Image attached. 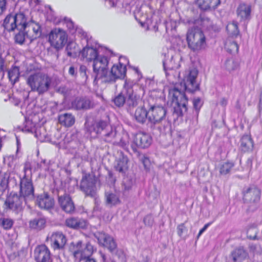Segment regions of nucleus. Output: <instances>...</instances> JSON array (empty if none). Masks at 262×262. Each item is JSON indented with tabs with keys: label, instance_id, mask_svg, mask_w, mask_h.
<instances>
[{
	"label": "nucleus",
	"instance_id": "obj_1",
	"mask_svg": "<svg viewBox=\"0 0 262 262\" xmlns=\"http://www.w3.org/2000/svg\"><path fill=\"white\" fill-rule=\"evenodd\" d=\"M198 75V71L195 69L186 71L183 81L180 83L182 89L179 90L175 87L170 91V94H172V102L176 104L174 106V113L178 116H182L187 111L188 99L183 91L192 93L199 88V84L196 81Z\"/></svg>",
	"mask_w": 262,
	"mask_h": 262
},
{
	"label": "nucleus",
	"instance_id": "obj_2",
	"mask_svg": "<svg viewBox=\"0 0 262 262\" xmlns=\"http://www.w3.org/2000/svg\"><path fill=\"white\" fill-rule=\"evenodd\" d=\"M166 110L161 105H151L148 109L147 125L153 129L157 128L160 133L170 129V122L166 119Z\"/></svg>",
	"mask_w": 262,
	"mask_h": 262
},
{
	"label": "nucleus",
	"instance_id": "obj_3",
	"mask_svg": "<svg viewBox=\"0 0 262 262\" xmlns=\"http://www.w3.org/2000/svg\"><path fill=\"white\" fill-rule=\"evenodd\" d=\"M90 133H95L102 140L109 143H115L117 131L115 127L105 120H96L89 127Z\"/></svg>",
	"mask_w": 262,
	"mask_h": 262
},
{
	"label": "nucleus",
	"instance_id": "obj_4",
	"mask_svg": "<svg viewBox=\"0 0 262 262\" xmlns=\"http://www.w3.org/2000/svg\"><path fill=\"white\" fill-rule=\"evenodd\" d=\"M24 174L20 177L19 195L26 200V204L34 198V187L32 179V169L31 165L26 163L24 167Z\"/></svg>",
	"mask_w": 262,
	"mask_h": 262
},
{
	"label": "nucleus",
	"instance_id": "obj_5",
	"mask_svg": "<svg viewBox=\"0 0 262 262\" xmlns=\"http://www.w3.org/2000/svg\"><path fill=\"white\" fill-rule=\"evenodd\" d=\"M52 82V78L47 74L38 72L29 76L27 83L33 92L43 94L49 91Z\"/></svg>",
	"mask_w": 262,
	"mask_h": 262
},
{
	"label": "nucleus",
	"instance_id": "obj_6",
	"mask_svg": "<svg viewBox=\"0 0 262 262\" xmlns=\"http://www.w3.org/2000/svg\"><path fill=\"white\" fill-rule=\"evenodd\" d=\"M187 41L189 48L193 52H198L205 49L206 46L205 36L198 27H193L188 30Z\"/></svg>",
	"mask_w": 262,
	"mask_h": 262
},
{
	"label": "nucleus",
	"instance_id": "obj_7",
	"mask_svg": "<svg viewBox=\"0 0 262 262\" xmlns=\"http://www.w3.org/2000/svg\"><path fill=\"white\" fill-rule=\"evenodd\" d=\"M133 86V82L127 80L123 85V92L126 95V108L130 114H133L134 109L141 102L140 96L134 92Z\"/></svg>",
	"mask_w": 262,
	"mask_h": 262
},
{
	"label": "nucleus",
	"instance_id": "obj_8",
	"mask_svg": "<svg viewBox=\"0 0 262 262\" xmlns=\"http://www.w3.org/2000/svg\"><path fill=\"white\" fill-rule=\"evenodd\" d=\"M92 62L94 82L98 80H101L103 82L106 74H107L108 58L105 56L99 55Z\"/></svg>",
	"mask_w": 262,
	"mask_h": 262
},
{
	"label": "nucleus",
	"instance_id": "obj_9",
	"mask_svg": "<svg viewBox=\"0 0 262 262\" xmlns=\"http://www.w3.org/2000/svg\"><path fill=\"white\" fill-rule=\"evenodd\" d=\"M70 250L76 261L81 260L83 257L91 256L94 252L93 246L91 244L88 243L84 246L81 241L72 243Z\"/></svg>",
	"mask_w": 262,
	"mask_h": 262
},
{
	"label": "nucleus",
	"instance_id": "obj_10",
	"mask_svg": "<svg viewBox=\"0 0 262 262\" xmlns=\"http://www.w3.org/2000/svg\"><path fill=\"white\" fill-rule=\"evenodd\" d=\"M68 39L65 31L60 28L53 29L49 34V41L54 48L59 50L63 47Z\"/></svg>",
	"mask_w": 262,
	"mask_h": 262
},
{
	"label": "nucleus",
	"instance_id": "obj_11",
	"mask_svg": "<svg viewBox=\"0 0 262 262\" xmlns=\"http://www.w3.org/2000/svg\"><path fill=\"white\" fill-rule=\"evenodd\" d=\"M24 203L26 204V200L24 198L16 193L11 192L7 198L5 205L7 208L18 214L23 211Z\"/></svg>",
	"mask_w": 262,
	"mask_h": 262
},
{
	"label": "nucleus",
	"instance_id": "obj_12",
	"mask_svg": "<svg viewBox=\"0 0 262 262\" xmlns=\"http://www.w3.org/2000/svg\"><path fill=\"white\" fill-rule=\"evenodd\" d=\"M125 66L119 63L114 65L108 73L106 74L103 82H114L117 79L124 78L126 75Z\"/></svg>",
	"mask_w": 262,
	"mask_h": 262
},
{
	"label": "nucleus",
	"instance_id": "obj_13",
	"mask_svg": "<svg viewBox=\"0 0 262 262\" xmlns=\"http://www.w3.org/2000/svg\"><path fill=\"white\" fill-rule=\"evenodd\" d=\"M95 237L97 239L98 243L107 248L112 253L116 252L117 244L113 237L103 232H97L94 234Z\"/></svg>",
	"mask_w": 262,
	"mask_h": 262
},
{
	"label": "nucleus",
	"instance_id": "obj_14",
	"mask_svg": "<svg viewBox=\"0 0 262 262\" xmlns=\"http://www.w3.org/2000/svg\"><path fill=\"white\" fill-rule=\"evenodd\" d=\"M80 188L86 195L94 196L95 194V179L91 175H85L82 177Z\"/></svg>",
	"mask_w": 262,
	"mask_h": 262
},
{
	"label": "nucleus",
	"instance_id": "obj_15",
	"mask_svg": "<svg viewBox=\"0 0 262 262\" xmlns=\"http://www.w3.org/2000/svg\"><path fill=\"white\" fill-rule=\"evenodd\" d=\"M151 142L152 138L149 134L139 132L135 135L134 138L135 145H132V146L134 150H136V146L141 148H146L150 145Z\"/></svg>",
	"mask_w": 262,
	"mask_h": 262
},
{
	"label": "nucleus",
	"instance_id": "obj_16",
	"mask_svg": "<svg viewBox=\"0 0 262 262\" xmlns=\"http://www.w3.org/2000/svg\"><path fill=\"white\" fill-rule=\"evenodd\" d=\"M71 104L73 108L78 111H85L92 109L95 106L94 101L86 97L76 98Z\"/></svg>",
	"mask_w": 262,
	"mask_h": 262
},
{
	"label": "nucleus",
	"instance_id": "obj_17",
	"mask_svg": "<svg viewBox=\"0 0 262 262\" xmlns=\"http://www.w3.org/2000/svg\"><path fill=\"white\" fill-rule=\"evenodd\" d=\"M260 191L255 186H251L243 191V200L246 203H255L260 199Z\"/></svg>",
	"mask_w": 262,
	"mask_h": 262
},
{
	"label": "nucleus",
	"instance_id": "obj_18",
	"mask_svg": "<svg viewBox=\"0 0 262 262\" xmlns=\"http://www.w3.org/2000/svg\"><path fill=\"white\" fill-rule=\"evenodd\" d=\"M35 258L37 262H52L50 250L45 245L38 246L35 249Z\"/></svg>",
	"mask_w": 262,
	"mask_h": 262
},
{
	"label": "nucleus",
	"instance_id": "obj_19",
	"mask_svg": "<svg viewBox=\"0 0 262 262\" xmlns=\"http://www.w3.org/2000/svg\"><path fill=\"white\" fill-rule=\"evenodd\" d=\"M25 30L26 36L30 39L31 41L39 37L41 33L40 26L34 21L28 22Z\"/></svg>",
	"mask_w": 262,
	"mask_h": 262
},
{
	"label": "nucleus",
	"instance_id": "obj_20",
	"mask_svg": "<svg viewBox=\"0 0 262 262\" xmlns=\"http://www.w3.org/2000/svg\"><path fill=\"white\" fill-rule=\"evenodd\" d=\"M36 204L40 208L49 209L54 205V201L47 193H43L37 196L35 200Z\"/></svg>",
	"mask_w": 262,
	"mask_h": 262
},
{
	"label": "nucleus",
	"instance_id": "obj_21",
	"mask_svg": "<svg viewBox=\"0 0 262 262\" xmlns=\"http://www.w3.org/2000/svg\"><path fill=\"white\" fill-rule=\"evenodd\" d=\"M50 240L51 246L54 250L63 248L67 243L65 235L61 232H56L52 234Z\"/></svg>",
	"mask_w": 262,
	"mask_h": 262
},
{
	"label": "nucleus",
	"instance_id": "obj_22",
	"mask_svg": "<svg viewBox=\"0 0 262 262\" xmlns=\"http://www.w3.org/2000/svg\"><path fill=\"white\" fill-rule=\"evenodd\" d=\"M58 203L65 212L67 213H72L75 210V206L71 198L68 194L58 197Z\"/></svg>",
	"mask_w": 262,
	"mask_h": 262
},
{
	"label": "nucleus",
	"instance_id": "obj_23",
	"mask_svg": "<svg viewBox=\"0 0 262 262\" xmlns=\"http://www.w3.org/2000/svg\"><path fill=\"white\" fill-rule=\"evenodd\" d=\"M80 54L88 62L94 61L100 55L96 47H90L89 43L80 52Z\"/></svg>",
	"mask_w": 262,
	"mask_h": 262
},
{
	"label": "nucleus",
	"instance_id": "obj_24",
	"mask_svg": "<svg viewBox=\"0 0 262 262\" xmlns=\"http://www.w3.org/2000/svg\"><path fill=\"white\" fill-rule=\"evenodd\" d=\"M182 58L179 55H171L170 58L165 59L163 61L165 71L167 70H175L180 67V61Z\"/></svg>",
	"mask_w": 262,
	"mask_h": 262
},
{
	"label": "nucleus",
	"instance_id": "obj_25",
	"mask_svg": "<svg viewBox=\"0 0 262 262\" xmlns=\"http://www.w3.org/2000/svg\"><path fill=\"white\" fill-rule=\"evenodd\" d=\"M65 224L67 227L74 229H84L87 226V222L85 220L75 217L67 219Z\"/></svg>",
	"mask_w": 262,
	"mask_h": 262
},
{
	"label": "nucleus",
	"instance_id": "obj_26",
	"mask_svg": "<svg viewBox=\"0 0 262 262\" xmlns=\"http://www.w3.org/2000/svg\"><path fill=\"white\" fill-rule=\"evenodd\" d=\"M105 203L107 206L112 207L121 203L119 194L116 191H107L105 192Z\"/></svg>",
	"mask_w": 262,
	"mask_h": 262
},
{
	"label": "nucleus",
	"instance_id": "obj_27",
	"mask_svg": "<svg viewBox=\"0 0 262 262\" xmlns=\"http://www.w3.org/2000/svg\"><path fill=\"white\" fill-rule=\"evenodd\" d=\"M199 7L204 11L214 10L220 5V0H196Z\"/></svg>",
	"mask_w": 262,
	"mask_h": 262
},
{
	"label": "nucleus",
	"instance_id": "obj_28",
	"mask_svg": "<svg viewBox=\"0 0 262 262\" xmlns=\"http://www.w3.org/2000/svg\"><path fill=\"white\" fill-rule=\"evenodd\" d=\"M136 121L140 124H144L148 121V111H147L144 106H139L133 113Z\"/></svg>",
	"mask_w": 262,
	"mask_h": 262
},
{
	"label": "nucleus",
	"instance_id": "obj_29",
	"mask_svg": "<svg viewBox=\"0 0 262 262\" xmlns=\"http://www.w3.org/2000/svg\"><path fill=\"white\" fill-rule=\"evenodd\" d=\"M248 256V253L242 247L235 249L231 254L230 262H242Z\"/></svg>",
	"mask_w": 262,
	"mask_h": 262
},
{
	"label": "nucleus",
	"instance_id": "obj_30",
	"mask_svg": "<svg viewBox=\"0 0 262 262\" xmlns=\"http://www.w3.org/2000/svg\"><path fill=\"white\" fill-rule=\"evenodd\" d=\"M59 123L65 127L72 126L75 122L74 116L69 113L61 114L58 116Z\"/></svg>",
	"mask_w": 262,
	"mask_h": 262
},
{
	"label": "nucleus",
	"instance_id": "obj_31",
	"mask_svg": "<svg viewBox=\"0 0 262 262\" xmlns=\"http://www.w3.org/2000/svg\"><path fill=\"white\" fill-rule=\"evenodd\" d=\"M237 15L241 20L249 19L250 18L251 8L249 5L242 4L237 9Z\"/></svg>",
	"mask_w": 262,
	"mask_h": 262
},
{
	"label": "nucleus",
	"instance_id": "obj_32",
	"mask_svg": "<svg viewBox=\"0 0 262 262\" xmlns=\"http://www.w3.org/2000/svg\"><path fill=\"white\" fill-rule=\"evenodd\" d=\"M254 146L253 141L250 135H244L241 139L240 148L244 152L251 151Z\"/></svg>",
	"mask_w": 262,
	"mask_h": 262
},
{
	"label": "nucleus",
	"instance_id": "obj_33",
	"mask_svg": "<svg viewBox=\"0 0 262 262\" xmlns=\"http://www.w3.org/2000/svg\"><path fill=\"white\" fill-rule=\"evenodd\" d=\"M128 161L126 156H120L116 161L115 169L120 173H124L128 169Z\"/></svg>",
	"mask_w": 262,
	"mask_h": 262
},
{
	"label": "nucleus",
	"instance_id": "obj_34",
	"mask_svg": "<svg viewBox=\"0 0 262 262\" xmlns=\"http://www.w3.org/2000/svg\"><path fill=\"white\" fill-rule=\"evenodd\" d=\"M17 30H25L28 25L27 17L23 13H16L14 15Z\"/></svg>",
	"mask_w": 262,
	"mask_h": 262
},
{
	"label": "nucleus",
	"instance_id": "obj_35",
	"mask_svg": "<svg viewBox=\"0 0 262 262\" xmlns=\"http://www.w3.org/2000/svg\"><path fill=\"white\" fill-rule=\"evenodd\" d=\"M14 15L9 14L5 18L4 27L8 31H13L16 29V25L15 21Z\"/></svg>",
	"mask_w": 262,
	"mask_h": 262
},
{
	"label": "nucleus",
	"instance_id": "obj_36",
	"mask_svg": "<svg viewBox=\"0 0 262 262\" xmlns=\"http://www.w3.org/2000/svg\"><path fill=\"white\" fill-rule=\"evenodd\" d=\"M46 221L43 217H37L31 220L29 222L31 228L40 230L45 227Z\"/></svg>",
	"mask_w": 262,
	"mask_h": 262
},
{
	"label": "nucleus",
	"instance_id": "obj_37",
	"mask_svg": "<svg viewBox=\"0 0 262 262\" xmlns=\"http://www.w3.org/2000/svg\"><path fill=\"white\" fill-rule=\"evenodd\" d=\"M225 68L229 72L236 71L239 68V62L236 59H228L225 62Z\"/></svg>",
	"mask_w": 262,
	"mask_h": 262
},
{
	"label": "nucleus",
	"instance_id": "obj_38",
	"mask_svg": "<svg viewBox=\"0 0 262 262\" xmlns=\"http://www.w3.org/2000/svg\"><path fill=\"white\" fill-rule=\"evenodd\" d=\"M8 77L12 84L16 82L19 77V70L17 67H12L8 71Z\"/></svg>",
	"mask_w": 262,
	"mask_h": 262
},
{
	"label": "nucleus",
	"instance_id": "obj_39",
	"mask_svg": "<svg viewBox=\"0 0 262 262\" xmlns=\"http://www.w3.org/2000/svg\"><path fill=\"white\" fill-rule=\"evenodd\" d=\"M225 48L230 53H236L238 51V46L232 39L228 38L225 42Z\"/></svg>",
	"mask_w": 262,
	"mask_h": 262
},
{
	"label": "nucleus",
	"instance_id": "obj_40",
	"mask_svg": "<svg viewBox=\"0 0 262 262\" xmlns=\"http://www.w3.org/2000/svg\"><path fill=\"white\" fill-rule=\"evenodd\" d=\"M195 23L196 24H199L202 28L208 30L213 29L212 21L207 17H201Z\"/></svg>",
	"mask_w": 262,
	"mask_h": 262
},
{
	"label": "nucleus",
	"instance_id": "obj_41",
	"mask_svg": "<svg viewBox=\"0 0 262 262\" xmlns=\"http://www.w3.org/2000/svg\"><path fill=\"white\" fill-rule=\"evenodd\" d=\"M226 30L229 35L231 36H236L239 34V30L237 22L233 21L229 23L226 26Z\"/></svg>",
	"mask_w": 262,
	"mask_h": 262
},
{
	"label": "nucleus",
	"instance_id": "obj_42",
	"mask_svg": "<svg viewBox=\"0 0 262 262\" xmlns=\"http://www.w3.org/2000/svg\"><path fill=\"white\" fill-rule=\"evenodd\" d=\"M9 174L7 172H0V191L2 194L8 186Z\"/></svg>",
	"mask_w": 262,
	"mask_h": 262
},
{
	"label": "nucleus",
	"instance_id": "obj_43",
	"mask_svg": "<svg viewBox=\"0 0 262 262\" xmlns=\"http://www.w3.org/2000/svg\"><path fill=\"white\" fill-rule=\"evenodd\" d=\"M126 95L125 93L123 92V89L122 92L116 96L113 99V101L115 104L118 107H121L123 105L126 104Z\"/></svg>",
	"mask_w": 262,
	"mask_h": 262
},
{
	"label": "nucleus",
	"instance_id": "obj_44",
	"mask_svg": "<svg viewBox=\"0 0 262 262\" xmlns=\"http://www.w3.org/2000/svg\"><path fill=\"white\" fill-rule=\"evenodd\" d=\"M35 124L32 122V120L26 119L23 124L22 130L27 133H33L35 132L36 136L37 137V133L35 130Z\"/></svg>",
	"mask_w": 262,
	"mask_h": 262
},
{
	"label": "nucleus",
	"instance_id": "obj_45",
	"mask_svg": "<svg viewBox=\"0 0 262 262\" xmlns=\"http://www.w3.org/2000/svg\"><path fill=\"white\" fill-rule=\"evenodd\" d=\"M234 164L231 162H225L223 163L220 168V173L221 174L225 175L228 174L233 167Z\"/></svg>",
	"mask_w": 262,
	"mask_h": 262
},
{
	"label": "nucleus",
	"instance_id": "obj_46",
	"mask_svg": "<svg viewBox=\"0 0 262 262\" xmlns=\"http://www.w3.org/2000/svg\"><path fill=\"white\" fill-rule=\"evenodd\" d=\"M13 221L9 218H0V225L5 230L10 229L13 225Z\"/></svg>",
	"mask_w": 262,
	"mask_h": 262
},
{
	"label": "nucleus",
	"instance_id": "obj_47",
	"mask_svg": "<svg viewBox=\"0 0 262 262\" xmlns=\"http://www.w3.org/2000/svg\"><path fill=\"white\" fill-rule=\"evenodd\" d=\"M18 32L15 36V42L22 45L25 40L26 36V30H18Z\"/></svg>",
	"mask_w": 262,
	"mask_h": 262
},
{
	"label": "nucleus",
	"instance_id": "obj_48",
	"mask_svg": "<svg viewBox=\"0 0 262 262\" xmlns=\"http://www.w3.org/2000/svg\"><path fill=\"white\" fill-rule=\"evenodd\" d=\"M76 44L75 42H70L68 44L66 50L67 51V54L69 56L71 57L76 54Z\"/></svg>",
	"mask_w": 262,
	"mask_h": 262
},
{
	"label": "nucleus",
	"instance_id": "obj_49",
	"mask_svg": "<svg viewBox=\"0 0 262 262\" xmlns=\"http://www.w3.org/2000/svg\"><path fill=\"white\" fill-rule=\"evenodd\" d=\"M203 105V102L200 98H194L193 100V108L196 112V114L198 115L199 112Z\"/></svg>",
	"mask_w": 262,
	"mask_h": 262
},
{
	"label": "nucleus",
	"instance_id": "obj_50",
	"mask_svg": "<svg viewBox=\"0 0 262 262\" xmlns=\"http://www.w3.org/2000/svg\"><path fill=\"white\" fill-rule=\"evenodd\" d=\"M114 144H117L123 148H125L129 144V140L127 137V135L122 137L119 142H117L116 141V138L115 139V143H113Z\"/></svg>",
	"mask_w": 262,
	"mask_h": 262
},
{
	"label": "nucleus",
	"instance_id": "obj_51",
	"mask_svg": "<svg viewBox=\"0 0 262 262\" xmlns=\"http://www.w3.org/2000/svg\"><path fill=\"white\" fill-rule=\"evenodd\" d=\"M133 185V181L127 178L124 179L123 181V186L124 189L126 191L129 190Z\"/></svg>",
	"mask_w": 262,
	"mask_h": 262
},
{
	"label": "nucleus",
	"instance_id": "obj_52",
	"mask_svg": "<svg viewBox=\"0 0 262 262\" xmlns=\"http://www.w3.org/2000/svg\"><path fill=\"white\" fill-rule=\"evenodd\" d=\"M257 230L255 228H249L247 230V236L251 239H255L256 237Z\"/></svg>",
	"mask_w": 262,
	"mask_h": 262
},
{
	"label": "nucleus",
	"instance_id": "obj_53",
	"mask_svg": "<svg viewBox=\"0 0 262 262\" xmlns=\"http://www.w3.org/2000/svg\"><path fill=\"white\" fill-rule=\"evenodd\" d=\"M75 136L73 134L68 133L66 135L63 141L65 145L69 144L71 142L74 140L75 138Z\"/></svg>",
	"mask_w": 262,
	"mask_h": 262
},
{
	"label": "nucleus",
	"instance_id": "obj_54",
	"mask_svg": "<svg viewBox=\"0 0 262 262\" xmlns=\"http://www.w3.org/2000/svg\"><path fill=\"white\" fill-rule=\"evenodd\" d=\"M187 231V228L185 226L184 223L179 225L177 227L178 234L179 236H182L183 233Z\"/></svg>",
	"mask_w": 262,
	"mask_h": 262
},
{
	"label": "nucleus",
	"instance_id": "obj_55",
	"mask_svg": "<svg viewBox=\"0 0 262 262\" xmlns=\"http://www.w3.org/2000/svg\"><path fill=\"white\" fill-rule=\"evenodd\" d=\"M144 223L145 225L151 226L154 224V219L151 215H146L144 219Z\"/></svg>",
	"mask_w": 262,
	"mask_h": 262
},
{
	"label": "nucleus",
	"instance_id": "obj_56",
	"mask_svg": "<svg viewBox=\"0 0 262 262\" xmlns=\"http://www.w3.org/2000/svg\"><path fill=\"white\" fill-rule=\"evenodd\" d=\"M69 89L66 86L63 85L59 86L57 89V92L64 96L67 95L69 93Z\"/></svg>",
	"mask_w": 262,
	"mask_h": 262
},
{
	"label": "nucleus",
	"instance_id": "obj_57",
	"mask_svg": "<svg viewBox=\"0 0 262 262\" xmlns=\"http://www.w3.org/2000/svg\"><path fill=\"white\" fill-rule=\"evenodd\" d=\"M69 75L73 77H75L77 75V69L73 66L70 67L68 71Z\"/></svg>",
	"mask_w": 262,
	"mask_h": 262
},
{
	"label": "nucleus",
	"instance_id": "obj_58",
	"mask_svg": "<svg viewBox=\"0 0 262 262\" xmlns=\"http://www.w3.org/2000/svg\"><path fill=\"white\" fill-rule=\"evenodd\" d=\"M64 23L66 24L67 27L70 29L72 30L74 28V23L70 18H66L64 19Z\"/></svg>",
	"mask_w": 262,
	"mask_h": 262
},
{
	"label": "nucleus",
	"instance_id": "obj_59",
	"mask_svg": "<svg viewBox=\"0 0 262 262\" xmlns=\"http://www.w3.org/2000/svg\"><path fill=\"white\" fill-rule=\"evenodd\" d=\"M252 167V160L251 159L249 158L246 163L245 167L244 169H245L247 171H250Z\"/></svg>",
	"mask_w": 262,
	"mask_h": 262
},
{
	"label": "nucleus",
	"instance_id": "obj_60",
	"mask_svg": "<svg viewBox=\"0 0 262 262\" xmlns=\"http://www.w3.org/2000/svg\"><path fill=\"white\" fill-rule=\"evenodd\" d=\"M6 0H0V15L6 10Z\"/></svg>",
	"mask_w": 262,
	"mask_h": 262
},
{
	"label": "nucleus",
	"instance_id": "obj_61",
	"mask_svg": "<svg viewBox=\"0 0 262 262\" xmlns=\"http://www.w3.org/2000/svg\"><path fill=\"white\" fill-rule=\"evenodd\" d=\"M4 63L5 60L0 55V73H2L3 74L5 69Z\"/></svg>",
	"mask_w": 262,
	"mask_h": 262
},
{
	"label": "nucleus",
	"instance_id": "obj_62",
	"mask_svg": "<svg viewBox=\"0 0 262 262\" xmlns=\"http://www.w3.org/2000/svg\"><path fill=\"white\" fill-rule=\"evenodd\" d=\"M91 256H89L86 257H83L82 259L79 260V262H96L95 259L91 258Z\"/></svg>",
	"mask_w": 262,
	"mask_h": 262
},
{
	"label": "nucleus",
	"instance_id": "obj_63",
	"mask_svg": "<svg viewBox=\"0 0 262 262\" xmlns=\"http://www.w3.org/2000/svg\"><path fill=\"white\" fill-rule=\"evenodd\" d=\"M228 103V100L225 98H222L220 101V104L223 107H225Z\"/></svg>",
	"mask_w": 262,
	"mask_h": 262
},
{
	"label": "nucleus",
	"instance_id": "obj_64",
	"mask_svg": "<svg viewBox=\"0 0 262 262\" xmlns=\"http://www.w3.org/2000/svg\"><path fill=\"white\" fill-rule=\"evenodd\" d=\"M80 72L82 74L83 76H86V68L84 66H81L79 69Z\"/></svg>",
	"mask_w": 262,
	"mask_h": 262
}]
</instances>
